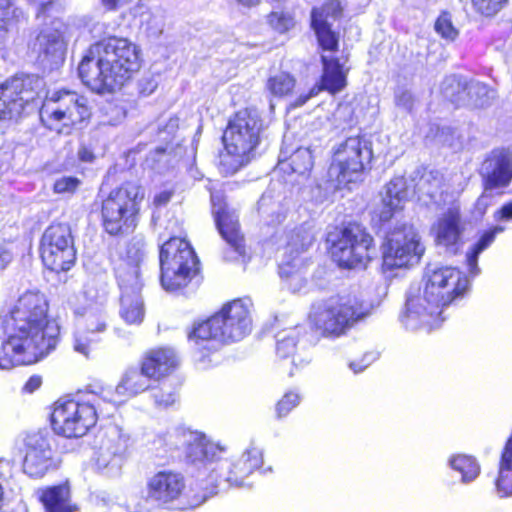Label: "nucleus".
<instances>
[{"instance_id": "f257e3e1", "label": "nucleus", "mask_w": 512, "mask_h": 512, "mask_svg": "<svg viewBox=\"0 0 512 512\" xmlns=\"http://www.w3.org/2000/svg\"><path fill=\"white\" fill-rule=\"evenodd\" d=\"M0 369L33 364L58 343L59 328L48 319V301L39 290H28L3 315Z\"/></svg>"}, {"instance_id": "f03ea898", "label": "nucleus", "mask_w": 512, "mask_h": 512, "mask_svg": "<svg viewBox=\"0 0 512 512\" xmlns=\"http://www.w3.org/2000/svg\"><path fill=\"white\" fill-rule=\"evenodd\" d=\"M79 64L82 82L98 94L120 90L141 67L139 47L125 38L111 37L95 44Z\"/></svg>"}, {"instance_id": "7ed1b4c3", "label": "nucleus", "mask_w": 512, "mask_h": 512, "mask_svg": "<svg viewBox=\"0 0 512 512\" xmlns=\"http://www.w3.org/2000/svg\"><path fill=\"white\" fill-rule=\"evenodd\" d=\"M469 287V280L455 267L429 266L425 273L423 295L409 297L400 320L407 330L423 329L427 332L438 328L444 321L443 308Z\"/></svg>"}, {"instance_id": "20e7f679", "label": "nucleus", "mask_w": 512, "mask_h": 512, "mask_svg": "<svg viewBox=\"0 0 512 512\" xmlns=\"http://www.w3.org/2000/svg\"><path fill=\"white\" fill-rule=\"evenodd\" d=\"M169 444L174 448L185 447L188 461L201 474H207L204 499L229 487H242L246 475H240V464L222 459L226 448L210 441L205 434L185 428L169 433Z\"/></svg>"}, {"instance_id": "39448f33", "label": "nucleus", "mask_w": 512, "mask_h": 512, "mask_svg": "<svg viewBox=\"0 0 512 512\" xmlns=\"http://www.w3.org/2000/svg\"><path fill=\"white\" fill-rule=\"evenodd\" d=\"M251 328L249 303L237 299L225 304L219 312L194 326L188 339L202 357H205L216 351L223 342L243 339L251 332Z\"/></svg>"}, {"instance_id": "423d86ee", "label": "nucleus", "mask_w": 512, "mask_h": 512, "mask_svg": "<svg viewBox=\"0 0 512 512\" xmlns=\"http://www.w3.org/2000/svg\"><path fill=\"white\" fill-rule=\"evenodd\" d=\"M101 392H87L75 399H59L54 404L51 424L54 432L66 438H79L88 433L104 413Z\"/></svg>"}, {"instance_id": "0eeeda50", "label": "nucleus", "mask_w": 512, "mask_h": 512, "mask_svg": "<svg viewBox=\"0 0 512 512\" xmlns=\"http://www.w3.org/2000/svg\"><path fill=\"white\" fill-rule=\"evenodd\" d=\"M366 313L356 296L338 295L313 306L310 321L323 337L339 338Z\"/></svg>"}, {"instance_id": "6e6552de", "label": "nucleus", "mask_w": 512, "mask_h": 512, "mask_svg": "<svg viewBox=\"0 0 512 512\" xmlns=\"http://www.w3.org/2000/svg\"><path fill=\"white\" fill-rule=\"evenodd\" d=\"M143 188L135 182H125L110 191L102 201L101 215L104 230L110 235L132 231L136 227Z\"/></svg>"}, {"instance_id": "1a4fd4ad", "label": "nucleus", "mask_w": 512, "mask_h": 512, "mask_svg": "<svg viewBox=\"0 0 512 512\" xmlns=\"http://www.w3.org/2000/svg\"><path fill=\"white\" fill-rule=\"evenodd\" d=\"M161 285L166 291L185 287L199 270V260L185 239L171 237L161 246Z\"/></svg>"}, {"instance_id": "9d476101", "label": "nucleus", "mask_w": 512, "mask_h": 512, "mask_svg": "<svg viewBox=\"0 0 512 512\" xmlns=\"http://www.w3.org/2000/svg\"><path fill=\"white\" fill-rule=\"evenodd\" d=\"M373 157L371 142L362 137H349L335 150L329 175L339 187L362 180L366 166Z\"/></svg>"}, {"instance_id": "9b49d317", "label": "nucleus", "mask_w": 512, "mask_h": 512, "mask_svg": "<svg viewBox=\"0 0 512 512\" xmlns=\"http://www.w3.org/2000/svg\"><path fill=\"white\" fill-rule=\"evenodd\" d=\"M44 81L35 75L14 76L0 85V120L16 122L25 106L40 96Z\"/></svg>"}, {"instance_id": "f8f14e48", "label": "nucleus", "mask_w": 512, "mask_h": 512, "mask_svg": "<svg viewBox=\"0 0 512 512\" xmlns=\"http://www.w3.org/2000/svg\"><path fill=\"white\" fill-rule=\"evenodd\" d=\"M40 252L43 264L49 270H69L76 259L70 226L66 223H53L48 226L41 238Z\"/></svg>"}, {"instance_id": "ddd939ff", "label": "nucleus", "mask_w": 512, "mask_h": 512, "mask_svg": "<svg viewBox=\"0 0 512 512\" xmlns=\"http://www.w3.org/2000/svg\"><path fill=\"white\" fill-rule=\"evenodd\" d=\"M373 238L360 225L350 224L333 241L331 254L344 268L364 267L372 259Z\"/></svg>"}, {"instance_id": "4468645a", "label": "nucleus", "mask_w": 512, "mask_h": 512, "mask_svg": "<svg viewBox=\"0 0 512 512\" xmlns=\"http://www.w3.org/2000/svg\"><path fill=\"white\" fill-rule=\"evenodd\" d=\"M424 250L415 227L404 224L387 235L383 244V265L387 269L413 265L419 262Z\"/></svg>"}, {"instance_id": "2eb2a0df", "label": "nucleus", "mask_w": 512, "mask_h": 512, "mask_svg": "<svg viewBox=\"0 0 512 512\" xmlns=\"http://www.w3.org/2000/svg\"><path fill=\"white\" fill-rule=\"evenodd\" d=\"M131 445L129 433L117 425L110 426L94 458L97 470L109 477L119 475Z\"/></svg>"}, {"instance_id": "dca6fc26", "label": "nucleus", "mask_w": 512, "mask_h": 512, "mask_svg": "<svg viewBox=\"0 0 512 512\" xmlns=\"http://www.w3.org/2000/svg\"><path fill=\"white\" fill-rule=\"evenodd\" d=\"M89 116L87 99L68 90L53 92L46 98L40 109V117L43 122L52 119L59 122L67 118L70 122H65V126L80 124Z\"/></svg>"}, {"instance_id": "f3484780", "label": "nucleus", "mask_w": 512, "mask_h": 512, "mask_svg": "<svg viewBox=\"0 0 512 512\" xmlns=\"http://www.w3.org/2000/svg\"><path fill=\"white\" fill-rule=\"evenodd\" d=\"M483 193L478 199L481 205L487 195L507 188L512 182V151L508 148L493 149L479 168Z\"/></svg>"}, {"instance_id": "a211bd4d", "label": "nucleus", "mask_w": 512, "mask_h": 512, "mask_svg": "<svg viewBox=\"0 0 512 512\" xmlns=\"http://www.w3.org/2000/svg\"><path fill=\"white\" fill-rule=\"evenodd\" d=\"M441 92L456 106L472 109L484 108L494 98V91L486 84L478 81L465 82L455 76L447 77L443 81Z\"/></svg>"}, {"instance_id": "6ab92c4d", "label": "nucleus", "mask_w": 512, "mask_h": 512, "mask_svg": "<svg viewBox=\"0 0 512 512\" xmlns=\"http://www.w3.org/2000/svg\"><path fill=\"white\" fill-rule=\"evenodd\" d=\"M212 213L216 227L222 238L229 245L233 255L226 256L230 260L244 257V239L240 233L238 215L235 210L229 209L220 191L211 193Z\"/></svg>"}, {"instance_id": "aec40b11", "label": "nucleus", "mask_w": 512, "mask_h": 512, "mask_svg": "<svg viewBox=\"0 0 512 512\" xmlns=\"http://www.w3.org/2000/svg\"><path fill=\"white\" fill-rule=\"evenodd\" d=\"M117 283L120 290L121 319L128 325H140L145 317V305L141 295L142 280H137L135 273L129 274L121 268Z\"/></svg>"}, {"instance_id": "412c9836", "label": "nucleus", "mask_w": 512, "mask_h": 512, "mask_svg": "<svg viewBox=\"0 0 512 512\" xmlns=\"http://www.w3.org/2000/svg\"><path fill=\"white\" fill-rule=\"evenodd\" d=\"M59 461L55 456L48 438L31 435L26 441V454L23 471L31 478H42L50 471L58 468Z\"/></svg>"}, {"instance_id": "4be33fe9", "label": "nucleus", "mask_w": 512, "mask_h": 512, "mask_svg": "<svg viewBox=\"0 0 512 512\" xmlns=\"http://www.w3.org/2000/svg\"><path fill=\"white\" fill-rule=\"evenodd\" d=\"M342 14V7L338 0H330L321 7L311 11V26L317 36L318 43L324 51H336L338 36L332 31L331 25Z\"/></svg>"}, {"instance_id": "5701e85b", "label": "nucleus", "mask_w": 512, "mask_h": 512, "mask_svg": "<svg viewBox=\"0 0 512 512\" xmlns=\"http://www.w3.org/2000/svg\"><path fill=\"white\" fill-rule=\"evenodd\" d=\"M152 378V375L144 372L143 364L141 369L129 368L125 371L115 389L111 387L100 389L103 402L106 405L114 406L123 402L125 398L134 397L150 387V380Z\"/></svg>"}, {"instance_id": "b1692460", "label": "nucleus", "mask_w": 512, "mask_h": 512, "mask_svg": "<svg viewBox=\"0 0 512 512\" xmlns=\"http://www.w3.org/2000/svg\"><path fill=\"white\" fill-rule=\"evenodd\" d=\"M436 244L448 254L455 255L462 247L464 227L458 209L450 208L443 213L433 226Z\"/></svg>"}, {"instance_id": "393cba45", "label": "nucleus", "mask_w": 512, "mask_h": 512, "mask_svg": "<svg viewBox=\"0 0 512 512\" xmlns=\"http://www.w3.org/2000/svg\"><path fill=\"white\" fill-rule=\"evenodd\" d=\"M185 487L181 474L173 471H159L147 482V500L163 505L176 500Z\"/></svg>"}, {"instance_id": "a878e982", "label": "nucleus", "mask_w": 512, "mask_h": 512, "mask_svg": "<svg viewBox=\"0 0 512 512\" xmlns=\"http://www.w3.org/2000/svg\"><path fill=\"white\" fill-rule=\"evenodd\" d=\"M295 138L296 133L294 130L285 131L278 167L282 171H286L290 168L293 173L304 175L310 172L313 167V155L309 147L295 146L293 143Z\"/></svg>"}, {"instance_id": "bb28decb", "label": "nucleus", "mask_w": 512, "mask_h": 512, "mask_svg": "<svg viewBox=\"0 0 512 512\" xmlns=\"http://www.w3.org/2000/svg\"><path fill=\"white\" fill-rule=\"evenodd\" d=\"M304 330L303 327L297 326L276 335V355L289 376H293L296 370L305 367L311 361L310 356H295L297 342Z\"/></svg>"}, {"instance_id": "cd10ccee", "label": "nucleus", "mask_w": 512, "mask_h": 512, "mask_svg": "<svg viewBox=\"0 0 512 512\" xmlns=\"http://www.w3.org/2000/svg\"><path fill=\"white\" fill-rule=\"evenodd\" d=\"M323 74L320 84L314 85L308 94L300 95L294 102L293 106L298 107L305 104L311 97L317 95L320 91L326 90L331 94H335L343 90L347 84L346 74L343 71L339 61L334 58L322 55Z\"/></svg>"}, {"instance_id": "c85d7f7f", "label": "nucleus", "mask_w": 512, "mask_h": 512, "mask_svg": "<svg viewBox=\"0 0 512 512\" xmlns=\"http://www.w3.org/2000/svg\"><path fill=\"white\" fill-rule=\"evenodd\" d=\"M63 27L61 23H54L53 27L43 29L37 36L35 45L43 61L54 64L63 61L66 51Z\"/></svg>"}, {"instance_id": "c756f323", "label": "nucleus", "mask_w": 512, "mask_h": 512, "mask_svg": "<svg viewBox=\"0 0 512 512\" xmlns=\"http://www.w3.org/2000/svg\"><path fill=\"white\" fill-rule=\"evenodd\" d=\"M407 199L406 180L404 177H395L385 186L382 193L381 205L376 215L381 223L389 222L395 214L403 209Z\"/></svg>"}, {"instance_id": "7c9ffc66", "label": "nucleus", "mask_w": 512, "mask_h": 512, "mask_svg": "<svg viewBox=\"0 0 512 512\" xmlns=\"http://www.w3.org/2000/svg\"><path fill=\"white\" fill-rule=\"evenodd\" d=\"M260 130H223V145L238 153L243 158H249L254 155L256 147L260 143Z\"/></svg>"}, {"instance_id": "2f4dec72", "label": "nucleus", "mask_w": 512, "mask_h": 512, "mask_svg": "<svg viewBox=\"0 0 512 512\" xmlns=\"http://www.w3.org/2000/svg\"><path fill=\"white\" fill-rule=\"evenodd\" d=\"M142 364L146 374L159 379L175 369L178 359L173 349L159 348L150 351L143 359Z\"/></svg>"}, {"instance_id": "473e14b6", "label": "nucleus", "mask_w": 512, "mask_h": 512, "mask_svg": "<svg viewBox=\"0 0 512 512\" xmlns=\"http://www.w3.org/2000/svg\"><path fill=\"white\" fill-rule=\"evenodd\" d=\"M46 512H72L70 491L67 485L48 487L38 492Z\"/></svg>"}, {"instance_id": "72a5a7b5", "label": "nucleus", "mask_w": 512, "mask_h": 512, "mask_svg": "<svg viewBox=\"0 0 512 512\" xmlns=\"http://www.w3.org/2000/svg\"><path fill=\"white\" fill-rule=\"evenodd\" d=\"M304 263L298 256L286 260L279 266L280 277L285 281L287 288L293 293L300 292L307 284Z\"/></svg>"}, {"instance_id": "f704fd0d", "label": "nucleus", "mask_w": 512, "mask_h": 512, "mask_svg": "<svg viewBox=\"0 0 512 512\" xmlns=\"http://www.w3.org/2000/svg\"><path fill=\"white\" fill-rule=\"evenodd\" d=\"M505 230L503 226H494L480 236L478 241L472 245V247L466 253V263L471 276H477L480 273L478 267V257L486 250L495 240L497 234L502 233Z\"/></svg>"}, {"instance_id": "c9c22d12", "label": "nucleus", "mask_w": 512, "mask_h": 512, "mask_svg": "<svg viewBox=\"0 0 512 512\" xmlns=\"http://www.w3.org/2000/svg\"><path fill=\"white\" fill-rule=\"evenodd\" d=\"M448 466L461 474V482L469 484L479 476L481 468L477 459L467 454H453L448 458Z\"/></svg>"}, {"instance_id": "e433bc0d", "label": "nucleus", "mask_w": 512, "mask_h": 512, "mask_svg": "<svg viewBox=\"0 0 512 512\" xmlns=\"http://www.w3.org/2000/svg\"><path fill=\"white\" fill-rule=\"evenodd\" d=\"M145 257V248L142 241L131 242L127 247V255L122 259L115 269L116 279L118 280L119 270L124 268L129 274L135 273L136 279L140 278V264Z\"/></svg>"}, {"instance_id": "4c0bfd02", "label": "nucleus", "mask_w": 512, "mask_h": 512, "mask_svg": "<svg viewBox=\"0 0 512 512\" xmlns=\"http://www.w3.org/2000/svg\"><path fill=\"white\" fill-rule=\"evenodd\" d=\"M249 162V158H243V156H240L238 153L224 146V150L221 151L218 156L217 166L223 176H230Z\"/></svg>"}, {"instance_id": "58836bf2", "label": "nucleus", "mask_w": 512, "mask_h": 512, "mask_svg": "<svg viewBox=\"0 0 512 512\" xmlns=\"http://www.w3.org/2000/svg\"><path fill=\"white\" fill-rule=\"evenodd\" d=\"M232 462L240 464V475H246L248 477L262 466V449L251 444L237 460H233Z\"/></svg>"}, {"instance_id": "ea45409f", "label": "nucleus", "mask_w": 512, "mask_h": 512, "mask_svg": "<svg viewBox=\"0 0 512 512\" xmlns=\"http://www.w3.org/2000/svg\"><path fill=\"white\" fill-rule=\"evenodd\" d=\"M21 16L22 11L11 0H0V33L12 30Z\"/></svg>"}, {"instance_id": "a19ab883", "label": "nucleus", "mask_w": 512, "mask_h": 512, "mask_svg": "<svg viewBox=\"0 0 512 512\" xmlns=\"http://www.w3.org/2000/svg\"><path fill=\"white\" fill-rule=\"evenodd\" d=\"M99 341V336H93L89 332L78 329L73 334L72 347L76 353L89 358Z\"/></svg>"}, {"instance_id": "79ce46f5", "label": "nucleus", "mask_w": 512, "mask_h": 512, "mask_svg": "<svg viewBox=\"0 0 512 512\" xmlns=\"http://www.w3.org/2000/svg\"><path fill=\"white\" fill-rule=\"evenodd\" d=\"M295 83L294 77L290 74L280 73L269 78L267 88L274 96L284 97L293 91Z\"/></svg>"}, {"instance_id": "37998d69", "label": "nucleus", "mask_w": 512, "mask_h": 512, "mask_svg": "<svg viewBox=\"0 0 512 512\" xmlns=\"http://www.w3.org/2000/svg\"><path fill=\"white\" fill-rule=\"evenodd\" d=\"M313 240V234L309 230L299 227L293 231L286 249L291 252L295 251L298 254L305 251L312 244Z\"/></svg>"}, {"instance_id": "c03bdc74", "label": "nucleus", "mask_w": 512, "mask_h": 512, "mask_svg": "<svg viewBox=\"0 0 512 512\" xmlns=\"http://www.w3.org/2000/svg\"><path fill=\"white\" fill-rule=\"evenodd\" d=\"M259 125L256 111L243 109L238 111L229 121L227 128H255Z\"/></svg>"}, {"instance_id": "a18cd8bd", "label": "nucleus", "mask_w": 512, "mask_h": 512, "mask_svg": "<svg viewBox=\"0 0 512 512\" xmlns=\"http://www.w3.org/2000/svg\"><path fill=\"white\" fill-rule=\"evenodd\" d=\"M152 397L157 407L167 408L176 402L177 393L170 384L163 383L161 387L153 390Z\"/></svg>"}, {"instance_id": "49530a36", "label": "nucleus", "mask_w": 512, "mask_h": 512, "mask_svg": "<svg viewBox=\"0 0 512 512\" xmlns=\"http://www.w3.org/2000/svg\"><path fill=\"white\" fill-rule=\"evenodd\" d=\"M85 321L86 327L83 330L93 336H99L100 333L106 331V317L101 311L94 312L93 310H89L85 314Z\"/></svg>"}, {"instance_id": "de8ad7c7", "label": "nucleus", "mask_w": 512, "mask_h": 512, "mask_svg": "<svg viewBox=\"0 0 512 512\" xmlns=\"http://www.w3.org/2000/svg\"><path fill=\"white\" fill-rule=\"evenodd\" d=\"M270 26L280 33L290 30L295 25L294 17L289 12L276 11L268 15Z\"/></svg>"}, {"instance_id": "09e8293b", "label": "nucleus", "mask_w": 512, "mask_h": 512, "mask_svg": "<svg viewBox=\"0 0 512 512\" xmlns=\"http://www.w3.org/2000/svg\"><path fill=\"white\" fill-rule=\"evenodd\" d=\"M279 205L273 203L270 207V196L263 194L258 202V210L261 215L272 216V219L268 221L269 224L280 223L285 218L282 212L278 211Z\"/></svg>"}, {"instance_id": "8fccbe9b", "label": "nucleus", "mask_w": 512, "mask_h": 512, "mask_svg": "<svg viewBox=\"0 0 512 512\" xmlns=\"http://www.w3.org/2000/svg\"><path fill=\"white\" fill-rule=\"evenodd\" d=\"M435 30L447 40H454L458 35V30L454 27L448 13H443L438 17L435 22Z\"/></svg>"}, {"instance_id": "3c124183", "label": "nucleus", "mask_w": 512, "mask_h": 512, "mask_svg": "<svg viewBox=\"0 0 512 512\" xmlns=\"http://www.w3.org/2000/svg\"><path fill=\"white\" fill-rule=\"evenodd\" d=\"M301 397L298 392H287L277 403L276 413L278 418L287 416L290 411L300 403Z\"/></svg>"}, {"instance_id": "603ef678", "label": "nucleus", "mask_w": 512, "mask_h": 512, "mask_svg": "<svg viewBox=\"0 0 512 512\" xmlns=\"http://www.w3.org/2000/svg\"><path fill=\"white\" fill-rule=\"evenodd\" d=\"M441 179L438 172L425 173L417 184L419 191L426 193L428 196L433 198L439 187Z\"/></svg>"}, {"instance_id": "864d4df0", "label": "nucleus", "mask_w": 512, "mask_h": 512, "mask_svg": "<svg viewBox=\"0 0 512 512\" xmlns=\"http://www.w3.org/2000/svg\"><path fill=\"white\" fill-rule=\"evenodd\" d=\"M512 469H503L502 464H499V475L496 479V490L500 497H507L512 495Z\"/></svg>"}, {"instance_id": "5fc2aeb1", "label": "nucleus", "mask_w": 512, "mask_h": 512, "mask_svg": "<svg viewBox=\"0 0 512 512\" xmlns=\"http://www.w3.org/2000/svg\"><path fill=\"white\" fill-rule=\"evenodd\" d=\"M508 0H472L478 12L485 16H493L498 13Z\"/></svg>"}, {"instance_id": "6e6d98bb", "label": "nucleus", "mask_w": 512, "mask_h": 512, "mask_svg": "<svg viewBox=\"0 0 512 512\" xmlns=\"http://www.w3.org/2000/svg\"><path fill=\"white\" fill-rule=\"evenodd\" d=\"M80 183V180L76 177L64 176L55 181L54 191L59 194L73 193L78 189Z\"/></svg>"}, {"instance_id": "4d7b16f0", "label": "nucleus", "mask_w": 512, "mask_h": 512, "mask_svg": "<svg viewBox=\"0 0 512 512\" xmlns=\"http://www.w3.org/2000/svg\"><path fill=\"white\" fill-rule=\"evenodd\" d=\"M415 103V98L410 91H400L396 95V105L406 111H411Z\"/></svg>"}, {"instance_id": "13d9d810", "label": "nucleus", "mask_w": 512, "mask_h": 512, "mask_svg": "<svg viewBox=\"0 0 512 512\" xmlns=\"http://www.w3.org/2000/svg\"><path fill=\"white\" fill-rule=\"evenodd\" d=\"M375 360V356L372 353L364 355L361 361H352L349 363V368L355 373L362 372L365 368H367L373 361Z\"/></svg>"}, {"instance_id": "bf43d9fd", "label": "nucleus", "mask_w": 512, "mask_h": 512, "mask_svg": "<svg viewBox=\"0 0 512 512\" xmlns=\"http://www.w3.org/2000/svg\"><path fill=\"white\" fill-rule=\"evenodd\" d=\"M155 156H157L158 158L157 159H155L154 157L148 158L147 162L149 163L150 161H152L153 164L151 165V168L154 169L155 171H157L158 173H162V168H161L160 164L162 162H166L167 161V155L165 153V150L164 149H157L155 151Z\"/></svg>"}, {"instance_id": "052dcab7", "label": "nucleus", "mask_w": 512, "mask_h": 512, "mask_svg": "<svg viewBox=\"0 0 512 512\" xmlns=\"http://www.w3.org/2000/svg\"><path fill=\"white\" fill-rule=\"evenodd\" d=\"M495 219L500 221L512 220V201L505 203L496 213Z\"/></svg>"}, {"instance_id": "680f3d73", "label": "nucleus", "mask_w": 512, "mask_h": 512, "mask_svg": "<svg viewBox=\"0 0 512 512\" xmlns=\"http://www.w3.org/2000/svg\"><path fill=\"white\" fill-rule=\"evenodd\" d=\"M172 195H173V192L170 190L160 191L159 193H157L154 196V199H153L154 206L163 207V206L167 205L169 203V201L171 200Z\"/></svg>"}, {"instance_id": "e2e57ef3", "label": "nucleus", "mask_w": 512, "mask_h": 512, "mask_svg": "<svg viewBox=\"0 0 512 512\" xmlns=\"http://www.w3.org/2000/svg\"><path fill=\"white\" fill-rule=\"evenodd\" d=\"M42 384V379L40 376L34 375L31 376L24 385L23 390L28 393H33L37 390Z\"/></svg>"}, {"instance_id": "0e129e2a", "label": "nucleus", "mask_w": 512, "mask_h": 512, "mask_svg": "<svg viewBox=\"0 0 512 512\" xmlns=\"http://www.w3.org/2000/svg\"><path fill=\"white\" fill-rule=\"evenodd\" d=\"M78 158L82 162H92L95 158L93 150L86 146L81 145V147L78 150Z\"/></svg>"}, {"instance_id": "69168bd1", "label": "nucleus", "mask_w": 512, "mask_h": 512, "mask_svg": "<svg viewBox=\"0 0 512 512\" xmlns=\"http://www.w3.org/2000/svg\"><path fill=\"white\" fill-rule=\"evenodd\" d=\"M12 254L9 250L0 247V270H3L12 261Z\"/></svg>"}, {"instance_id": "338daca9", "label": "nucleus", "mask_w": 512, "mask_h": 512, "mask_svg": "<svg viewBox=\"0 0 512 512\" xmlns=\"http://www.w3.org/2000/svg\"><path fill=\"white\" fill-rule=\"evenodd\" d=\"M102 5L108 10H115L124 3V0H100Z\"/></svg>"}, {"instance_id": "774afa93", "label": "nucleus", "mask_w": 512, "mask_h": 512, "mask_svg": "<svg viewBox=\"0 0 512 512\" xmlns=\"http://www.w3.org/2000/svg\"><path fill=\"white\" fill-rule=\"evenodd\" d=\"M180 120L178 117H170L164 128H178Z\"/></svg>"}]
</instances>
